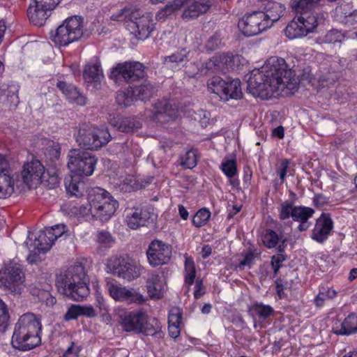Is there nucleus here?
Masks as SVG:
<instances>
[{"instance_id": "f704fd0d", "label": "nucleus", "mask_w": 357, "mask_h": 357, "mask_svg": "<svg viewBox=\"0 0 357 357\" xmlns=\"http://www.w3.org/2000/svg\"><path fill=\"white\" fill-rule=\"evenodd\" d=\"M248 312L254 319L258 317L259 320H266L273 314L274 310L268 305L255 303L249 307Z\"/></svg>"}, {"instance_id": "f03ea898", "label": "nucleus", "mask_w": 357, "mask_h": 357, "mask_svg": "<svg viewBox=\"0 0 357 357\" xmlns=\"http://www.w3.org/2000/svg\"><path fill=\"white\" fill-rule=\"evenodd\" d=\"M56 287L61 294L74 301H82L89 294L84 266L75 264L58 275Z\"/></svg>"}, {"instance_id": "c756f323", "label": "nucleus", "mask_w": 357, "mask_h": 357, "mask_svg": "<svg viewBox=\"0 0 357 357\" xmlns=\"http://www.w3.org/2000/svg\"><path fill=\"white\" fill-rule=\"evenodd\" d=\"M65 186L66 191L70 195L76 197H80L88 192L86 183L79 176H71L69 178H66Z\"/></svg>"}, {"instance_id": "2f4dec72", "label": "nucleus", "mask_w": 357, "mask_h": 357, "mask_svg": "<svg viewBox=\"0 0 357 357\" xmlns=\"http://www.w3.org/2000/svg\"><path fill=\"white\" fill-rule=\"evenodd\" d=\"M19 85L13 82L0 86V96L6 99L8 104L16 107L19 103Z\"/></svg>"}, {"instance_id": "bf43d9fd", "label": "nucleus", "mask_w": 357, "mask_h": 357, "mask_svg": "<svg viewBox=\"0 0 357 357\" xmlns=\"http://www.w3.org/2000/svg\"><path fill=\"white\" fill-rule=\"evenodd\" d=\"M47 234L50 235V238L55 241L57 238L61 237L65 233L64 225H56L54 227L46 228Z\"/></svg>"}, {"instance_id": "393cba45", "label": "nucleus", "mask_w": 357, "mask_h": 357, "mask_svg": "<svg viewBox=\"0 0 357 357\" xmlns=\"http://www.w3.org/2000/svg\"><path fill=\"white\" fill-rule=\"evenodd\" d=\"M146 318H148V315L143 310L130 312L125 314L121 318L122 328L127 332L138 333Z\"/></svg>"}, {"instance_id": "c9c22d12", "label": "nucleus", "mask_w": 357, "mask_h": 357, "mask_svg": "<svg viewBox=\"0 0 357 357\" xmlns=\"http://www.w3.org/2000/svg\"><path fill=\"white\" fill-rule=\"evenodd\" d=\"M285 36L289 39H295L307 36L302 22L298 18H294L286 26L284 29Z\"/></svg>"}, {"instance_id": "774afa93", "label": "nucleus", "mask_w": 357, "mask_h": 357, "mask_svg": "<svg viewBox=\"0 0 357 357\" xmlns=\"http://www.w3.org/2000/svg\"><path fill=\"white\" fill-rule=\"evenodd\" d=\"M343 24L347 27L357 29V10H354ZM356 35L357 36V31Z\"/></svg>"}, {"instance_id": "f3484780", "label": "nucleus", "mask_w": 357, "mask_h": 357, "mask_svg": "<svg viewBox=\"0 0 357 357\" xmlns=\"http://www.w3.org/2000/svg\"><path fill=\"white\" fill-rule=\"evenodd\" d=\"M106 287L111 297L116 301L142 304L146 301L138 290L133 288L127 289L115 281H107Z\"/></svg>"}, {"instance_id": "7c9ffc66", "label": "nucleus", "mask_w": 357, "mask_h": 357, "mask_svg": "<svg viewBox=\"0 0 357 357\" xmlns=\"http://www.w3.org/2000/svg\"><path fill=\"white\" fill-rule=\"evenodd\" d=\"M146 288L151 298L159 299L164 291L163 280L159 275L151 273L146 281Z\"/></svg>"}, {"instance_id": "a18cd8bd", "label": "nucleus", "mask_w": 357, "mask_h": 357, "mask_svg": "<svg viewBox=\"0 0 357 357\" xmlns=\"http://www.w3.org/2000/svg\"><path fill=\"white\" fill-rule=\"evenodd\" d=\"M116 99L118 105L125 107L130 105L136 100L132 87H129L125 91H119Z\"/></svg>"}, {"instance_id": "680f3d73", "label": "nucleus", "mask_w": 357, "mask_h": 357, "mask_svg": "<svg viewBox=\"0 0 357 357\" xmlns=\"http://www.w3.org/2000/svg\"><path fill=\"white\" fill-rule=\"evenodd\" d=\"M182 318V312L178 308L172 309L169 314L168 324L174 325H180Z\"/></svg>"}, {"instance_id": "4be33fe9", "label": "nucleus", "mask_w": 357, "mask_h": 357, "mask_svg": "<svg viewBox=\"0 0 357 357\" xmlns=\"http://www.w3.org/2000/svg\"><path fill=\"white\" fill-rule=\"evenodd\" d=\"M333 229V221L330 214L322 213L316 220L311 238L319 243L327 240Z\"/></svg>"}, {"instance_id": "052dcab7", "label": "nucleus", "mask_w": 357, "mask_h": 357, "mask_svg": "<svg viewBox=\"0 0 357 357\" xmlns=\"http://www.w3.org/2000/svg\"><path fill=\"white\" fill-rule=\"evenodd\" d=\"M79 316H81L80 305H71L65 314L63 318L66 321L77 319Z\"/></svg>"}, {"instance_id": "0e129e2a", "label": "nucleus", "mask_w": 357, "mask_h": 357, "mask_svg": "<svg viewBox=\"0 0 357 357\" xmlns=\"http://www.w3.org/2000/svg\"><path fill=\"white\" fill-rule=\"evenodd\" d=\"M175 13L173 11L172 8L167 3L164 8L160 9L156 14L155 18L158 20H165L168 16H170Z\"/></svg>"}, {"instance_id": "7ed1b4c3", "label": "nucleus", "mask_w": 357, "mask_h": 357, "mask_svg": "<svg viewBox=\"0 0 357 357\" xmlns=\"http://www.w3.org/2000/svg\"><path fill=\"white\" fill-rule=\"evenodd\" d=\"M40 331L39 319L33 313L24 314L15 324L11 340L13 347L22 351L35 348L41 342Z\"/></svg>"}, {"instance_id": "864d4df0", "label": "nucleus", "mask_w": 357, "mask_h": 357, "mask_svg": "<svg viewBox=\"0 0 357 357\" xmlns=\"http://www.w3.org/2000/svg\"><path fill=\"white\" fill-rule=\"evenodd\" d=\"M221 170L229 178H233L237 173V167L234 160H225L220 166Z\"/></svg>"}, {"instance_id": "0eeeda50", "label": "nucleus", "mask_w": 357, "mask_h": 357, "mask_svg": "<svg viewBox=\"0 0 357 357\" xmlns=\"http://www.w3.org/2000/svg\"><path fill=\"white\" fill-rule=\"evenodd\" d=\"M83 35V19L73 16L67 18L52 35V40L59 46H66L78 40Z\"/></svg>"}, {"instance_id": "a19ab883", "label": "nucleus", "mask_w": 357, "mask_h": 357, "mask_svg": "<svg viewBox=\"0 0 357 357\" xmlns=\"http://www.w3.org/2000/svg\"><path fill=\"white\" fill-rule=\"evenodd\" d=\"M320 0H291V6L297 13L310 12L318 6Z\"/></svg>"}, {"instance_id": "e433bc0d", "label": "nucleus", "mask_w": 357, "mask_h": 357, "mask_svg": "<svg viewBox=\"0 0 357 357\" xmlns=\"http://www.w3.org/2000/svg\"><path fill=\"white\" fill-rule=\"evenodd\" d=\"M114 127L123 132H131L141 127L140 122L135 118H118L113 123Z\"/></svg>"}, {"instance_id": "4468645a", "label": "nucleus", "mask_w": 357, "mask_h": 357, "mask_svg": "<svg viewBox=\"0 0 357 357\" xmlns=\"http://www.w3.org/2000/svg\"><path fill=\"white\" fill-rule=\"evenodd\" d=\"M144 77L142 63L137 61H126L117 64L111 71L110 77L118 83H133Z\"/></svg>"}, {"instance_id": "1a4fd4ad", "label": "nucleus", "mask_w": 357, "mask_h": 357, "mask_svg": "<svg viewBox=\"0 0 357 357\" xmlns=\"http://www.w3.org/2000/svg\"><path fill=\"white\" fill-rule=\"evenodd\" d=\"M176 13L182 8L181 18L185 21H190L208 13L212 8V0H173L168 3Z\"/></svg>"}, {"instance_id": "79ce46f5", "label": "nucleus", "mask_w": 357, "mask_h": 357, "mask_svg": "<svg viewBox=\"0 0 357 357\" xmlns=\"http://www.w3.org/2000/svg\"><path fill=\"white\" fill-rule=\"evenodd\" d=\"M54 243V240L50 238V235L47 234V230L45 229L44 231H40L36 237L34 246H37L38 249L45 253L50 250Z\"/></svg>"}, {"instance_id": "49530a36", "label": "nucleus", "mask_w": 357, "mask_h": 357, "mask_svg": "<svg viewBox=\"0 0 357 357\" xmlns=\"http://www.w3.org/2000/svg\"><path fill=\"white\" fill-rule=\"evenodd\" d=\"M218 65H220V71L232 68L234 61L237 59V56L229 53H222L216 54Z\"/></svg>"}, {"instance_id": "c85d7f7f", "label": "nucleus", "mask_w": 357, "mask_h": 357, "mask_svg": "<svg viewBox=\"0 0 357 357\" xmlns=\"http://www.w3.org/2000/svg\"><path fill=\"white\" fill-rule=\"evenodd\" d=\"M56 86L70 102L81 106L86 105V98L74 85L64 81H58Z\"/></svg>"}, {"instance_id": "69168bd1", "label": "nucleus", "mask_w": 357, "mask_h": 357, "mask_svg": "<svg viewBox=\"0 0 357 357\" xmlns=\"http://www.w3.org/2000/svg\"><path fill=\"white\" fill-rule=\"evenodd\" d=\"M289 160L287 159H284L280 162L279 166L277 167L276 171L281 179L282 183L284 182V181L285 179L286 174H287V170L289 167Z\"/></svg>"}, {"instance_id": "2eb2a0df", "label": "nucleus", "mask_w": 357, "mask_h": 357, "mask_svg": "<svg viewBox=\"0 0 357 357\" xmlns=\"http://www.w3.org/2000/svg\"><path fill=\"white\" fill-rule=\"evenodd\" d=\"M60 1L31 0L27 9V16L30 22L36 26L43 25Z\"/></svg>"}, {"instance_id": "cd10ccee", "label": "nucleus", "mask_w": 357, "mask_h": 357, "mask_svg": "<svg viewBox=\"0 0 357 357\" xmlns=\"http://www.w3.org/2000/svg\"><path fill=\"white\" fill-rule=\"evenodd\" d=\"M176 110L167 100H158L154 104V118L162 123L174 119Z\"/></svg>"}, {"instance_id": "338daca9", "label": "nucleus", "mask_w": 357, "mask_h": 357, "mask_svg": "<svg viewBox=\"0 0 357 357\" xmlns=\"http://www.w3.org/2000/svg\"><path fill=\"white\" fill-rule=\"evenodd\" d=\"M77 214L79 216H82L84 218H88L90 215H91L92 217L96 218V215L94 213L93 208L89 204V206H84V205L79 206L77 208Z\"/></svg>"}, {"instance_id": "e2e57ef3", "label": "nucleus", "mask_w": 357, "mask_h": 357, "mask_svg": "<svg viewBox=\"0 0 357 357\" xmlns=\"http://www.w3.org/2000/svg\"><path fill=\"white\" fill-rule=\"evenodd\" d=\"M286 258L282 254H278L272 256L271 266L274 271V274L276 275L282 265V262L285 261Z\"/></svg>"}, {"instance_id": "ddd939ff", "label": "nucleus", "mask_w": 357, "mask_h": 357, "mask_svg": "<svg viewBox=\"0 0 357 357\" xmlns=\"http://www.w3.org/2000/svg\"><path fill=\"white\" fill-rule=\"evenodd\" d=\"M24 275L21 265L10 263L0 271V287L13 295H19L24 287Z\"/></svg>"}, {"instance_id": "6e6552de", "label": "nucleus", "mask_w": 357, "mask_h": 357, "mask_svg": "<svg viewBox=\"0 0 357 357\" xmlns=\"http://www.w3.org/2000/svg\"><path fill=\"white\" fill-rule=\"evenodd\" d=\"M207 86L211 92L217 94L225 102L243 98L241 83L238 79H223L220 77L214 76L208 80Z\"/></svg>"}, {"instance_id": "20e7f679", "label": "nucleus", "mask_w": 357, "mask_h": 357, "mask_svg": "<svg viewBox=\"0 0 357 357\" xmlns=\"http://www.w3.org/2000/svg\"><path fill=\"white\" fill-rule=\"evenodd\" d=\"M88 204L91 206L96 218L107 221L114 214L119 202L109 192L101 188H93L87 194Z\"/></svg>"}, {"instance_id": "8fccbe9b", "label": "nucleus", "mask_w": 357, "mask_h": 357, "mask_svg": "<svg viewBox=\"0 0 357 357\" xmlns=\"http://www.w3.org/2000/svg\"><path fill=\"white\" fill-rule=\"evenodd\" d=\"M263 244L268 248H273L276 247L279 242V237L277 233L272 229L266 230L262 236Z\"/></svg>"}, {"instance_id": "dca6fc26", "label": "nucleus", "mask_w": 357, "mask_h": 357, "mask_svg": "<svg viewBox=\"0 0 357 357\" xmlns=\"http://www.w3.org/2000/svg\"><path fill=\"white\" fill-rule=\"evenodd\" d=\"M108 267L113 274L127 281L137 279L141 274L140 266L130 259L116 257L110 260Z\"/></svg>"}, {"instance_id": "4c0bfd02", "label": "nucleus", "mask_w": 357, "mask_h": 357, "mask_svg": "<svg viewBox=\"0 0 357 357\" xmlns=\"http://www.w3.org/2000/svg\"><path fill=\"white\" fill-rule=\"evenodd\" d=\"M154 93V87L151 83L145 80L139 86L132 88L136 100H146L150 99Z\"/></svg>"}, {"instance_id": "9d476101", "label": "nucleus", "mask_w": 357, "mask_h": 357, "mask_svg": "<svg viewBox=\"0 0 357 357\" xmlns=\"http://www.w3.org/2000/svg\"><path fill=\"white\" fill-rule=\"evenodd\" d=\"M340 65L337 61L333 60L330 65L321 64L319 73H312V68L309 66L303 68L301 74V79L306 80L312 84L317 81L321 86H328L333 84L339 77Z\"/></svg>"}, {"instance_id": "6ab92c4d", "label": "nucleus", "mask_w": 357, "mask_h": 357, "mask_svg": "<svg viewBox=\"0 0 357 357\" xmlns=\"http://www.w3.org/2000/svg\"><path fill=\"white\" fill-rule=\"evenodd\" d=\"M146 255L151 266H161L167 264L170 260L172 248L162 241L154 240L149 244Z\"/></svg>"}, {"instance_id": "b1692460", "label": "nucleus", "mask_w": 357, "mask_h": 357, "mask_svg": "<svg viewBox=\"0 0 357 357\" xmlns=\"http://www.w3.org/2000/svg\"><path fill=\"white\" fill-rule=\"evenodd\" d=\"M151 213L145 207H134L130 209L126 214V223L132 229H137L146 225Z\"/></svg>"}, {"instance_id": "bb28decb", "label": "nucleus", "mask_w": 357, "mask_h": 357, "mask_svg": "<svg viewBox=\"0 0 357 357\" xmlns=\"http://www.w3.org/2000/svg\"><path fill=\"white\" fill-rule=\"evenodd\" d=\"M284 6L275 1H268L264 8V10H260L264 16V20L270 28L274 22L278 21L283 15Z\"/></svg>"}, {"instance_id": "72a5a7b5", "label": "nucleus", "mask_w": 357, "mask_h": 357, "mask_svg": "<svg viewBox=\"0 0 357 357\" xmlns=\"http://www.w3.org/2000/svg\"><path fill=\"white\" fill-rule=\"evenodd\" d=\"M334 333L338 335H349L357 333V315H348L340 324V328L335 329Z\"/></svg>"}, {"instance_id": "412c9836", "label": "nucleus", "mask_w": 357, "mask_h": 357, "mask_svg": "<svg viewBox=\"0 0 357 357\" xmlns=\"http://www.w3.org/2000/svg\"><path fill=\"white\" fill-rule=\"evenodd\" d=\"M22 176L24 182L29 187L36 185L46 181L45 168L38 160H33L24 164Z\"/></svg>"}, {"instance_id": "de8ad7c7", "label": "nucleus", "mask_w": 357, "mask_h": 357, "mask_svg": "<svg viewBox=\"0 0 357 357\" xmlns=\"http://www.w3.org/2000/svg\"><path fill=\"white\" fill-rule=\"evenodd\" d=\"M96 242L101 246L109 248L115 242V238L107 231H98L96 234Z\"/></svg>"}, {"instance_id": "423d86ee", "label": "nucleus", "mask_w": 357, "mask_h": 357, "mask_svg": "<svg viewBox=\"0 0 357 357\" xmlns=\"http://www.w3.org/2000/svg\"><path fill=\"white\" fill-rule=\"evenodd\" d=\"M83 35V19L73 16L67 18L52 35V40L59 46H66L78 40Z\"/></svg>"}, {"instance_id": "5701e85b", "label": "nucleus", "mask_w": 357, "mask_h": 357, "mask_svg": "<svg viewBox=\"0 0 357 357\" xmlns=\"http://www.w3.org/2000/svg\"><path fill=\"white\" fill-rule=\"evenodd\" d=\"M14 192V180L8 161L0 155V198L6 199Z\"/></svg>"}, {"instance_id": "4d7b16f0", "label": "nucleus", "mask_w": 357, "mask_h": 357, "mask_svg": "<svg viewBox=\"0 0 357 357\" xmlns=\"http://www.w3.org/2000/svg\"><path fill=\"white\" fill-rule=\"evenodd\" d=\"M258 254L252 250L248 251L245 253L244 258L243 260H241L238 265H236V268H238L240 270H243L245 266H248L250 268L252 264H253V261L255 258V257Z\"/></svg>"}, {"instance_id": "f8f14e48", "label": "nucleus", "mask_w": 357, "mask_h": 357, "mask_svg": "<svg viewBox=\"0 0 357 357\" xmlns=\"http://www.w3.org/2000/svg\"><path fill=\"white\" fill-rule=\"evenodd\" d=\"M68 167L72 173L77 176H90L93 174L97 160L91 153L73 149L69 155Z\"/></svg>"}, {"instance_id": "a211bd4d", "label": "nucleus", "mask_w": 357, "mask_h": 357, "mask_svg": "<svg viewBox=\"0 0 357 357\" xmlns=\"http://www.w3.org/2000/svg\"><path fill=\"white\" fill-rule=\"evenodd\" d=\"M261 11L247 14L238 22V28L245 36L257 35L268 29Z\"/></svg>"}, {"instance_id": "6e6d98bb", "label": "nucleus", "mask_w": 357, "mask_h": 357, "mask_svg": "<svg viewBox=\"0 0 357 357\" xmlns=\"http://www.w3.org/2000/svg\"><path fill=\"white\" fill-rule=\"evenodd\" d=\"M197 158L195 150H189L184 155L181 165L188 169H192L197 165Z\"/></svg>"}, {"instance_id": "603ef678", "label": "nucleus", "mask_w": 357, "mask_h": 357, "mask_svg": "<svg viewBox=\"0 0 357 357\" xmlns=\"http://www.w3.org/2000/svg\"><path fill=\"white\" fill-rule=\"evenodd\" d=\"M344 39L343 33L337 30L333 29L328 31L321 38V42L328 44L341 43Z\"/></svg>"}, {"instance_id": "aec40b11", "label": "nucleus", "mask_w": 357, "mask_h": 357, "mask_svg": "<svg viewBox=\"0 0 357 357\" xmlns=\"http://www.w3.org/2000/svg\"><path fill=\"white\" fill-rule=\"evenodd\" d=\"M127 27L130 33L139 40L147 38L154 29L153 20L149 14H134L128 22Z\"/></svg>"}, {"instance_id": "39448f33", "label": "nucleus", "mask_w": 357, "mask_h": 357, "mask_svg": "<svg viewBox=\"0 0 357 357\" xmlns=\"http://www.w3.org/2000/svg\"><path fill=\"white\" fill-rule=\"evenodd\" d=\"M75 137L79 146L89 150H98L112 139L107 128L89 124H83L77 128Z\"/></svg>"}, {"instance_id": "3c124183", "label": "nucleus", "mask_w": 357, "mask_h": 357, "mask_svg": "<svg viewBox=\"0 0 357 357\" xmlns=\"http://www.w3.org/2000/svg\"><path fill=\"white\" fill-rule=\"evenodd\" d=\"M211 213L206 208H202L199 210L197 213L193 216L192 224L196 227H200L206 224L210 218Z\"/></svg>"}, {"instance_id": "58836bf2", "label": "nucleus", "mask_w": 357, "mask_h": 357, "mask_svg": "<svg viewBox=\"0 0 357 357\" xmlns=\"http://www.w3.org/2000/svg\"><path fill=\"white\" fill-rule=\"evenodd\" d=\"M196 277L195 264L192 257H186L184 264V282L187 287V292L194 283Z\"/></svg>"}, {"instance_id": "ea45409f", "label": "nucleus", "mask_w": 357, "mask_h": 357, "mask_svg": "<svg viewBox=\"0 0 357 357\" xmlns=\"http://www.w3.org/2000/svg\"><path fill=\"white\" fill-rule=\"evenodd\" d=\"M190 52L185 49H182L180 51L172 54L170 56L164 58V63L168 68H174L178 63L188 61V56Z\"/></svg>"}, {"instance_id": "c03bdc74", "label": "nucleus", "mask_w": 357, "mask_h": 357, "mask_svg": "<svg viewBox=\"0 0 357 357\" xmlns=\"http://www.w3.org/2000/svg\"><path fill=\"white\" fill-rule=\"evenodd\" d=\"M354 10L351 3H342L335 8L334 17L336 21L343 24Z\"/></svg>"}, {"instance_id": "9b49d317", "label": "nucleus", "mask_w": 357, "mask_h": 357, "mask_svg": "<svg viewBox=\"0 0 357 357\" xmlns=\"http://www.w3.org/2000/svg\"><path fill=\"white\" fill-rule=\"evenodd\" d=\"M314 210L304 206H294L289 201L282 202L279 208V218L284 220L291 218L293 220L299 222L298 229L301 231H306L310 226L308 220L312 217Z\"/></svg>"}, {"instance_id": "473e14b6", "label": "nucleus", "mask_w": 357, "mask_h": 357, "mask_svg": "<svg viewBox=\"0 0 357 357\" xmlns=\"http://www.w3.org/2000/svg\"><path fill=\"white\" fill-rule=\"evenodd\" d=\"M301 13V16L298 17V18L300 20L301 22H302V25L306 31L307 35L310 33L314 32L320 20L317 13L312 11Z\"/></svg>"}, {"instance_id": "37998d69", "label": "nucleus", "mask_w": 357, "mask_h": 357, "mask_svg": "<svg viewBox=\"0 0 357 357\" xmlns=\"http://www.w3.org/2000/svg\"><path fill=\"white\" fill-rule=\"evenodd\" d=\"M138 333H143L145 335L155 336L158 338L162 337L161 328L157 320H153L152 323L149 321V317L145 319V321L142 324V327Z\"/></svg>"}, {"instance_id": "a878e982", "label": "nucleus", "mask_w": 357, "mask_h": 357, "mask_svg": "<svg viewBox=\"0 0 357 357\" xmlns=\"http://www.w3.org/2000/svg\"><path fill=\"white\" fill-rule=\"evenodd\" d=\"M83 77L86 83L93 84V88L98 89L103 78L100 62L95 59L89 62L84 67Z\"/></svg>"}, {"instance_id": "13d9d810", "label": "nucleus", "mask_w": 357, "mask_h": 357, "mask_svg": "<svg viewBox=\"0 0 357 357\" xmlns=\"http://www.w3.org/2000/svg\"><path fill=\"white\" fill-rule=\"evenodd\" d=\"M47 145L45 154L49 155L51 159H57L60 155L59 144L52 141H48Z\"/></svg>"}, {"instance_id": "09e8293b", "label": "nucleus", "mask_w": 357, "mask_h": 357, "mask_svg": "<svg viewBox=\"0 0 357 357\" xmlns=\"http://www.w3.org/2000/svg\"><path fill=\"white\" fill-rule=\"evenodd\" d=\"M134 14L139 15V10L132 8H125L120 10L116 13L113 14L111 16V19L116 21H123L128 20L127 22L128 23V22L131 20Z\"/></svg>"}, {"instance_id": "5fc2aeb1", "label": "nucleus", "mask_w": 357, "mask_h": 357, "mask_svg": "<svg viewBox=\"0 0 357 357\" xmlns=\"http://www.w3.org/2000/svg\"><path fill=\"white\" fill-rule=\"evenodd\" d=\"M10 316L5 303L0 299V332H4L8 326Z\"/></svg>"}, {"instance_id": "f257e3e1", "label": "nucleus", "mask_w": 357, "mask_h": 357, "mask_svg": "<svg viewBox=\"0 0 357 357\" xmlns=\"http://www.w3.org/2000/svg\"><path fill=\"white\" fill-rule=\"evenodd\" d=\"M245 77L248 92L263 100L292 95L300 82L295 71L278 56L270 57L260 68L252 70Z\"/></svg>"}]
</instances>
